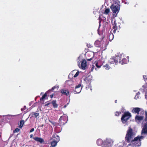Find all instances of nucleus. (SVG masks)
Returning <instances> with one entry per match:
<instances>
[{"instance_id":"1","label":"nucleus","mask_w":147,"mask_h":147,"mask_svg":"<svg viewBox=\"0 0 147 147\" xmlns=\"http://www.w3.org/2000/svg\"><path fill=\"white\" fill-rule=\"evenodd\" d=\"M134 136V134L132 129L130 127H129V129L127 131V134L125 138V141L129 143L131 142H133L137 141L140 142L142 139L143 138V136H138L137 137H135L134 139H132Z\"/></svg>"},{"instance_id":"2","label":"nucleus","mask_w":147,"mask_h":147,"mask_svg":"<svg viewBox=\"0 0 147 147\" xmlns=\"http://www.w3.org/2000/svg\"><path fill=\"white\" fill-rule=\"evenodd\" d=\"M129 57L125 56L123 54H121L119 56L114 57L113 58V61L111 62V63H117L118 62L122 65L126 64L129 62Z\"/></svg>"},{"instance_id":"3","label":"nucleus","mask_w":147,"mask_h":147,"mask_svg":"<svg viewBox=\"0 0 147 147\" xmlns=\"http://www.w3.org/2000/svg\"><path fill=\"white\" fill-rule=\"evenodd\" d=\"M131 117V114L129 111L125 112L122 115L121 119L122 123L123 124L127 123Z\"/></svg>"},{"instance_id":"4","label":"nucleus","mask_w":147,"mask_h":147,"mask_svg":"<svg viewBox=\"0 0 147 147\" xmlns=\"http://www.w3.org/2000/svg\"><path fill=\"white\" fill-rule=\"evenodd\" d=\"M67 120L68 118L67 116H61L59 119L58 123L60 126L63 125L67 122Z\"/></svg>"},{"instance_id":"5","label":"nucleus","mask_w":147,"mask_h":147,"mask_svg":"<svg viewBox=\"0 0 147 147\" xmlns=\"http://www.w3.org/2000/svg\"><path fill=\"white\" fill-rule=\"evenodd\" d=\"M110 8L113 13L117 14L120 10V5L119 4H117L116 5L112 4Z\"/></svg>"},{"instance_id":"6","label":"nucleus","mask_w":147,"mask_h":147,"mask_svg":"<svg viewBox=\"0 0 147 147\" xmlns=\"http://www.w3.org/2000/svg\"><path fill=\"white\" fill-rule=\"evenodd\" d=\"M81 86V84H79L75 87L74 90L75 93H79L81 92L82 88Z\"/></svg>"},{"instance_id":"7","label":"nucleus","mask_w":147,"mask_h":147,"mask_svg":"<svg viewBox=\"0 0 147 147\" xmlns=\"http://www.w3.org/2000/svg\"><path fill=\"white\" fill-rule=\"evenodd\" d=\"M141 109L139 107H136L133 108L131 110V112L133 113H137L138 115L139 114V112L140 111Z\"/></svg>"},{"instance_id":"8","label":"nucleus","mask_w":147,"mask_h":147,"mask_svg":"<svg viewBox=\"0 0 147 147\" xmlns=\"http://www.w3.org/2000/svg\"><path fill=\"white\" fill-rule=\"evenodd\" d=\"M142 134H144L147 135V122L144 124V127L142 130Z\"/></svg>"},{"instance_id":"9","label":"nucleus","mask_w":147,"mask_h":147,"mask_svg":"<svg viewBox=\"0 0 147 147\" xmlns=\"http://www.w3.org/2000/svg\"><path fill=\"white\" fill-rule=\"evenodd\" d=\"M87 62L85 59L83 60L81 64V68L83 69H85L87 65Z\"/></svg>"},{"instance_id":"10","label":"nucleus","mask_w":147,"mask_h":147,"mask_svg":"<svg viewBox=\"0 0 147 147\" xmlns=\"http://www.w3.org/2000/svg\"><path fill=\"white\" fill-rule=\"evenodd\" d=\"M61 93L63 94L66 96H68L69 94V92L67 89H61L60 90Z\"/></svg>"},{"instance_id":"11","label":"nucleus","mask_w":147,"mask_h":147,"mask_svg":"<svg viewBox=\"0 0 147 147\" xmlns=\"http://www.w3.org/2000/svg\"><path fill=\"white\" fill-rule=\"evenodd\" d=\"M53 140L58 142L60 140L59 136L56 134H54L52 136Z\"/></svg>"},{"instance_id":"12","label":"nucleus","mask_w":147,"mask_h":147,"mask_svg":"<svg viewBox=\"0 0 147 147\" xmlns=\"http://www.w3.org/2000/svg\"><path fill=\"white\" fill-rule=\"evenodd\" d=\"M33 139L37 142H39L40 143H42L44 142V140L39 137H34Z\"/></svg>"},{"instance_id":"13","label":"nucleus","mask_w":147,"mask_h":147,"mask_svg":"<svg viewBox=\"0 0 147 147\" xmlns=\"http://www.w3.org/2000/svg\"><path fill=\"white\" fill-rule=\"evenodd\" d=\"M103 61L101 60H99L96 63L95 65L97 68H100L103 65Z\"/></svg>"},{"instance_id":"14","label":"nucleus","mask_w":147,"mask_h":147,"mask_svg":"<svg viewBox=\"0 0 147 147\" xmlns=\"http://www.w3.org/2000/svg\"><path fill=\"white\" fill-rule=\"evenodd\" d=\"M116 22L115 21H114V24H112V28L114 29L113 31V32L114 33H115L117 30L118 27L117 26V24L116 23Z\"/></svg>"},{"instance_id":"15","label":"nucleus","mask_w":147,"mask_h":147,"mask_svg":"<svg viewBox=\"0 0 147 147\" xmlns=\"http://www.w3.org/2000/svg\"><path fill=\"white\" fill-rule=\"evenodd\" d=\"M144 119V116H139L137 115L135 117V120L136 121H141L142 120Z\"/></svg>"},{"instance_id":"16","label":"nucleus","mask_w":147,"mask_h":147,"mask_svg":"<svg viewBox=\"0 0 147 147\" xmlns=\"http://www.w3.org/2000/svg\"><path fill=\"white\" fill-rule=\"evenodd\" d=\"M95 46L97 47H99L101 46V43L100 41L97 40L94 43Z\"/></svg>"},{"instance_id":"17","label":"nucleus","mask_w":147,"mask_h":147,"mask_svg":"<svg viewBox=\"0 0 147 147\" xmlns=\"http://www.w3.org/2000/svg\"><path fill=\"white\" fill-rule=\"evenodd\" d=\"M56 100H53L51 102V103L52 104L53 107L54 108H57L58 106V105L56 103Z\"/></svg>"},{"instance_id":"18","label":"nucleus","mask_w":147,"mask_h":147,"mask_svg":"<svg viewBox=\"0 0 147 147\" xmlns=\"http://www.w3.org/2000/svg\"><path fill=\"white\" fill-rule=\"evenodd\" d=\"M39 113H31L29 116H31V117H34L36 118L39 115Z\"/></svg>"},{"instance_id":"19","label":"nucleus","mask_w":147,"mask_h":147,"mask_svg":"<svg viewBox=\"0 0 147 147\" xmlns=\"http://www.w3.org/2000/svg\"><path fill=\"white\" fill-rule=\"evenodd\" d=\"M24 123V120H21L20 121V123L18 124V127L20 128H22Z\"/></svg>"},{"instance_id":"20","label":"nucleus","mask_w":147,"mask_h":147,"mask_svg":"<svg viewBox=\"0 0 147 147\" xmlns=\"http://www.w3.org/2000/svg\"><path fill=\"white\" fill-rule=\"evenodd\" d=\"M92 79L89 78L88 77H86L84 79V81L86 82L87 84H90L91 82Z\"/></svg>"},{"instance_id":"21","label":"nucleus","mask_w":147,"mask_h":147,"mask_svg":"<svg viewBox=\"0 0 147 147\" xmlns=\"http://www.w3.org/2000/svg\"><path fill=\"white\" fill-rule=\"evenodd\" d=\"M50 92V90H48L47 92H46L44 95L42 97L40 98V100L41 101H43V99H45L46 96L47 95V94L48 93Z\"/></svg>"},{"instance_id":"22","label":"nucleus","mask_w":147,"mask_h":147,"mask_svg":"<svg viewBox=\"0 0 147 147\" xmlns=\"http://www.w3.org/2000/svg\"><path fill=\"white\" fill-rule=\"evenodd\" d=\"M57 142L53 140L51 142V145L53 147H55L57 145Z\"/></svg>"},{"instance_id":"23","label":"nucleus","mask_w":147,"mask_h":147,"mask_svg":"<svg viewBox=\"0 0 147 147\" xmlns=\"http://www.w3.org/2000/svg\"><path fill=\"white\" fill-rule=\"evenodd\" d=\"M49 122H50L54 126H57V124L54 122V121H51V120H50V119H49Z\"/></svg>"},{"instance_id":"24","label":"nucleus","mask_w":147,"mask_h":147,"mask_svg":"<svg viewBox=\"0 0 147 147\" xmlns=\"http://www.w3.org/2000/svg\"><path fill=\"white\" fill-rule=\"evenodd\" d=\"M96 143L98 146H100L102 144V142L100 140H97Z\"/></svg>"},{"instance_id":"25","label":"nucleus","mask_w":147,"mask_h":147,"mask_svg":"<svg viewBox=\"0 0 147 147\" xmlns=\"http://www.w3.org/2000/svg\"><path fill=\"white\" fill-rule=\"evenodd\" d=\"M103 67L106 69L108 70L109 68V66L107 64H106L103 66Z\"/></svg>"},{"instance_id":"26","label":"nucleus","mask_w":147,"mask_h":147,"mask_svg":"<svg viewBox=\"0 0 147 147\" xmlns=\"http://www.w3.org/2000/svg\"><path fill=\"white\" fill-rule=\"evenodd\" d=\"M110 11V10L109 9H106L104 11V13L105 14H108Z\"/></svg>"},{"instance_id":"27","label":"nucleus","mask_w":147,"mask_h":147,"mask_svg":"<svg viewBox=\"0 0 147 147\" xmlns=\"http://www.w3.org/2000/svg\"><path fill=\"white\" fill-rule=\"evenodd\" d=\"M121 114V112L116 111L115 113V115L117 116H119Z\"/></svg>"},{"instance_id":"28","label":"nucleus","mask_w":147,"mask_h":147,"mask_svg":"<svg viewBox=\"0 0 147 147\" xmlns=\"http://www.w3.org/2000/svg\"><path fill=\"white\" fill-rule=\"evenodd\" d=\"M20 131V129L18 128H16L14 130H13V132L14 133L18 132Z\"/></svg>"},{"instance_id":"29","label":"nucleus","mask_w":147,"mask_h":147,"mask_svg":"<svg viewBox=\"0 0 147 147\" xmlns=\"http://www.w3.org/2000/svg\"><path fill=\"white\" fill-rule=\"evenodd\" d=\"M59 88V86H55L53 87L51 90H50V91H52L54 90L55 88Z\"/></svg>"},{"instance_id":"30","label":"nucleus","mask_w":147,"mask_h":147,"mask_svg":"<svg viewBox=\"0 0 147 147\" xmlns=\"http://www.w3.org/2000/svg\"><path fill=\"white\" fill-rule=\"evenodd\" d=\"M144 121L147 122V112L146 111L145 112V118Z\"/></svg>"},{"instance_id":"31","label":"nucleus","mask_w":147,"mask_h":147,"mask_svg":"<svg viewBox=\"0 0 147 147\" xmlns=\"http://www.w3.org/2000/svg\"><path fill=\"white\" fill-rule=\"evenodd\" d=\"M86 46L88 48H90L93 47V46H92V45H91L90 44L88 43H86Z\"/></svg>"},{"instance_id":"32","label":"nucleus","mask_w":147,"mask_h":147,"mask_svg":"<svg viewBox=\"0 0 147 147\" xmlns=\"http://www.w3.org/2000/svg\"><path fill=\"white\" fill-rule=\"evenodd\" d=\"M79 74V71H77L76 72V73L75 74V75L74 76V78H76L77 77Z\"/></svg>"},{"instance_id":"33","label":"nucleus","mask_w":147,"mask_h":147,"mask_svg":"<svg viewBox=\"0 0 147 147\" xmlns=\"http://www.w3.org/2000/svg\"><path fill=\"white\" fill-rule=\"evenodd\" d=\"M45 106H48L49 105V104L51 103L50 102H47L45 103Z\"/></svg>"},{"instance_id":"34","label":"nucleus","mask_w":147,"mask_h":147,"mask_svg":"<svg viewBox=\"0 0 147 147\" xmlns=\"http://www.w3.org/2000/svg\"><path fill=\"white\" fill-rule=\"evenodd\" d=\"M34 128H32L30 131V133H31L33 132V131H34Z\"/></svg>"},{"instance_id":"35","label":"nucleus","mask_w":147,"mask_h":147,"mask_svg":"<svg viewBox=\"0 0 147 147\" xmlns=\"http://www.w3.org/2000/svg\"><path fill=\"white\" fill-rule=\"evenodd\" d=\"M93 58V57H92V58H91L90 59H87V60L88 61H91Z\"/></svg>"},{"instance_id":"36","label":"nucleus","mask_w":147,"mask_h":147,"mask_svg":"<svg viewBox=\"0 0 147 147\" xmlns=\"http://www.w3.org/2000/svg\"><path fill=\"white\" fill-rule=\"evenodd\" d=\"M33 135L32 134H31L30 136V138H33Z\"/></svg>"},{"instance_id":"37","label":"nucleus","mask_w":147,"mask_h":147,"mask_svg":"<svg viewBox=\"0 0 147 147\" xmlns=\"http://www.w3.org/2000/svg\"><path fill=\"white\" fill-rule=\"evenodd\" d=\"M53 96V94H51L50 95V97L51 98H52Z\"/></svg>"},{"instance_id":"38","label":"nucleus","mask_w":147,"mask_h":147,"mask_svg":"<svg viewBox=\"0 0 147 147\" xmlns=\"http://www.w3.org/2000/svg\"><path fill=\"white\" fill-rule=\"evenodd\" d=\"M21 110L22 111H23L24 110V109L22 108Z\"/></svg>"},{"instance_id":"39","label":"nucleus","mask_w":147,"mask_h":147,"mask_svg":"<svg viewBox=\"0 0 147 147\" xmlns=\"http://www.w3.org/2000/svg\"><path fill=\"white\" fill-rule=\"evenodd\" d=\"M111 35L112 36H113V34H110V36H110Z\"/></svg>"},{"instance_id":"40","label":"nucleus","mask_w":147,"mask_h":147,"mask_svg":"<svg viewBox=\"0 0 147 147\" xmlns=\"http://www.w3.org/2000/svg\"><path fill=\"white\" fill-rule=\"evenodd\" d=\"M117 102V100H115V103H116Z\"/></svg>"},{"instance_id":"41","label":"nucleus","mask_w":147,"mask_h":147,"mask_svg":"<svg viewBox=\"0 0 147 147\" xmlns=\"http://www.w3.org/2000/svg\"><path fill=\"white\" fill-rule=\"evenodd\" d=\"M143 77L144 78V77H146V76H143Z\"/></svg>"},{"instance_id":"42","label":"nucleus","mask_w":147,"mask_h":147,"mask_svg":"<svg viewBox=\"0 0 147 147\" xmlns=\"http://www.w3.org/2000/svg\"><path fill=\"white\" fill-rule=\"evenodd\" d=\"M93 66L92 67V69H93L94 68V66Z\"/></svg>"},{"instance_id":"43","label":"nucleus","mask_w":147,"mask_h":147,"mask_svg":"<svg viewBox=\"0 0 147 147\" xmlns=\"http://www.w3.org/2000/svg\"><path fill=\"white\" fill-rule=\"evenodd\" d=\"M66 107V105H65V106H64V108H65V107Z\"/></svg>"},{"instance_id":"44","label":"nucleus","mask_w":147,"mask_h":147,"mask_svg":"<svg viewBox=\"0 0 147 147\" xmlns=\"http://www.w3.org/2000/svg\"><path fill=\"white\" fill-rule=\"evenodd\" d=\"M140 145H137L138 146H139Z\"/></svg>"}]
</instances>
